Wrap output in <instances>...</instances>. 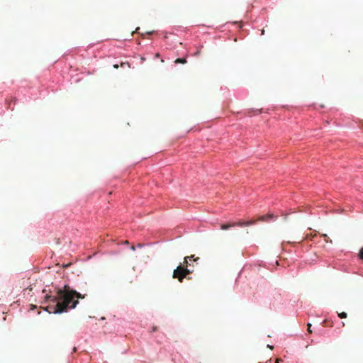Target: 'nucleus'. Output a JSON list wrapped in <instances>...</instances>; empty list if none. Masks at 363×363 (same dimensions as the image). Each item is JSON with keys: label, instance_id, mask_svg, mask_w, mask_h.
Masks as SVG:
<instances>
[{"label": "nucleus", "instance_id": "23", "mask_svg": "<svg viewBox=\"0 0 363 363\" xmlns=\"http://www.w3.org/2000/svg\"><path fill=\"white\" fill-rule=\"evenodd\" d=\"M342 326H345V323H344V322H342Z\"/></svg>", "mask_w": 363, "mask_h": 363}, {"label": "nucleus", "instance_id": "16", "mask_svg": "<svg viewBox=\"0 0 363 363\" xmlns=\"http://www.w3.org/2000/svg\"><path fill=\"white\" fill-rule=\"evenodd\" d=\"M199 54V51H197L196 53H195V55H197Z\"/></svg>", "mask_w": 363, "mask_h": 363}, {"label": "nucleus", "instance_id": "10", "mask_svg": "<svg viewBox=\"0 0 363 363\" xmlns=\"http://www.w3.org/2000/svg\"><path fill=\"white\" fill-rule=\"evenodd\" d=\"M322 237L324 238V240H325V242H332L331 240H329V238H328V236L326 234H323Z\"/></svg>", "mask_w": 363, "mask_h": 363}, {"label": "nucleus", "instance_id": "7", "mask_svg": "<svg viewBox=\"0 0 363 363\" xmlns=\"http://www.w3.org/2000/svg\"><path fill=\"white\" fill-rule=\"evenodd\" d=\"M174 63L175 64H178V63L185 64V63H186V58H177L175 60Z\"/></svg>", "mask_w": 363, "mask_h": 363}, {"label": "nucleus", "instance_id": "15", "mask_svg": "<svg viewBox=\"0 0 363 363\" xmlns=\"http://www.w3.org/2000/svg\"><path fill=\"white\" fill-rule=\"evenodd\" d=\"M279 361H280V359H277L276 360V363H279Z\"/></svg>", "mask_w": 363, "mask_h": 363}, {"label": "nucleus", "instance_id": "9", "mask_svg": "<svg viewBox=\"0 0 363 363\" xmlns=\"http://www.w3.org/2000/svg\"><path fill=\"white\" fill-rule=\"evenodd\" d=\"M338 317L340 318H346L347 317V314L345 312H341L338 313Z\"/></svg>", "mask_w": 363, "mask_h": 363}, {"label": "nucleus", "instance_id": "20", "mask_svg": "<svg viewBox=\"0 0 363 363\" xmlns=\"http://www.w3.org/2000/svg\"><path fill=\"white\" fill-rule=\"evenodd\" d=\"M328 325H329L330 327H332V326H333V324H332V323H331V324H330V323H328Z\"/></svg>", "mask_w": 363, "mask_h": 363}, {"label": "nucleus", "instance_id": "13", "mask_svg": "<svg viewBox=\"0 0 363 363\" xmlns=\"http://www.w3.org/2000/svg\"><path fill=\"white\" fill-rule=\"evenodd\" d=\"M306 238H308V235L306 236V238H303V239H301L300 240H298V241H294V242H301V241H303Z\"/></svg>", "mask_w": 363, "mask_h": 363}, {"label": "nucleus", "instance_id": "17", "mask_svg": "<svg viewBox=\"0 0 363 363\" xmlns=\"http://www.w3.org/2000/svg\"><path fill=\"white\" fill-rule=\"evenodd\" d=\"M11 102L8 103V107L10 108Z\"/></svg>", "mask_w": 363, "mask_h": 363}, {"label": "nucleus", "instance_id": "5", "mask_svg": "<svg viewBox=\"0 0 363 363\" xmlns=\"http://www.w3.org/2000/svg\"><path fill=\"white\" fill-rule=\"evenodd\" d=\"M232 225V223H227V224H221L220 225V229L223 230H228L230 228L233 227V225Z\"/></svg>", "mask_w": 363, "mask_h": 363}, {"label": "nucleus", "instance_id": "4", "mask_svg": "<svg viewBox=\"0 0 363 363\" xmlns=\"http://www.w3.org/2000/svg\"><path fill=\"white\" fill-rule=\"evenodd\" d=\"M197 259H199V257L194 259V255L187 256V257H184V264L185 265L188 266V260H189V261H191V260L196 261Z\"/></svg>", "mask_w": 363, "mask_h": 363}, {"label": "nucleus", "instance_id": "19", "mask_svg": "<svg viewBox=\"0 0 363 363\" xmlns=\"http://www.w3.org/2000/svg\"><path fill=\"white\" fill-rule=\"evenodd\" d=\"M69 265H70V264H66V265L65 266V267H68V266H69Z\"/></svg>", "mask_w": 363, "mask_h": 363}, {"label": "nucleus", "instance_id": "12", "mask_svg": "<svg viewBox=\"0 0 363 363\" xmlns=\"http://www.w3.org/2000/svg\"><path fill=\"white\" fill-rule=\"evenodd\" d=\"M311 323H308V333H312V330L311 329Z\"/></svg>", "mask_w": 363, "mask_h": 363}, {"label": "nucleus", "instance_id": "3", "mask_svg": "<svg viewBox=\"0 0 363 363\" xmlns=\"http://www.w3.org/2000/svg\"><path fill=\"white\" fill-rule=\"evenodd\" d=\"M274 217L273 214H267L265 216H259L257 220L259 221H268L269 219L272 218Z\"/></svg>", "mask_w": 363, "mask_h": 363}, {"label": "nucleus", "instance_id": "11", "mask_svg": "<svg viewBox=\"0 0 363 363\" xmlns=\"http://www.w3.org/2000/svg\"><path fill=\"white\" fill-rule=\"evenodd\" d=\"M359 257L363 259V247L359 251Z\"/></svg>", "mask_w": 363, "mask_h": 363}, {"label": "nucleus", "instance_id": "21", "mask_svg": "<svg viewBox=\"0 0 363 363\" xmlns=\"http://www.w3.org/2000/svg\"><path fill=\"white\" fill-rule=\"evenodd\" d=\"M328 325H329L330 327H332V326H333V324H332V323H331V324H330V323H328Z\"/></svg>", "mask_w": 363, "mask_h": 363}, {"label": "nucleus", "instance_id": "14", "mask_svg": "<svg viewBox=\"0 0 363 363\" xmlns=\"http://www.w3.org/2000/svg\"><path fill=\"white\" fill-rule=\"evenodd\" d=\"M16 101V99L15 97H13L11 100V102L15 103Z\"/></svg>", "mask_w": 363, "mask_h": 363}, {"label": "nucleus", "instance_id": "2", "mask_svg": "<svg viewBox=\"0 0 363 363\" xmlns=\"http://www.w3.org/2000/svg\"><path fill=\"white\" fill-rule=\"evenodd\" d=\"M193 272L188 269L187 265H179L173 272V278L177 279L179 282H182L184 277Z\"/></svg>", "mask_w": 363, "mask_h": 363}, {"label": "nucleus", "instance_id": "6", "mask_svg": "<svg viewBox=\"0 0 363 363\" xmlns=\"http://www.w3.org/2000/svg\"><path fill=\"white\" fill-rule=\"evenodd\" d=\"M231 225H233V227H235V226L243 227V226H245V221H238V222L232 223Z\"/></svg>", "mask_w": 363, "mask_h": 363}, {"label": "nucleus", "instance_id": "1", "mask_svg": "<svg viewBox=\"0 0 363 363\" xmlns=\"http://www.w3.org/2000/svg\"><path fill=\"white\" fill-rule=\"evenodd\" d=\"M85 295L73 290L68 285L62 289H57L55 296H46L49 303L46 311L50 313H62L68 309L74 308L79 303V298H84Z\"/></svg>", "mask_w": 363, "mask_h": 363}, {"label": "nucleus", "instance_id": "8", "mask_svg": "<svg viewBox=\"0 0 363 363\" xmlns=\"http://www.w3.org/2000/svg\"><path fill=\"white\" fill-rule=\"evenodd\" d=\"M257 220H250L248 221H245V226H249V225H253V224L256 223Z\"/></svg>", "mask_w": 363, "mask_h": 363}, {"label": "nucleus", "instance_id": "18", "mask_svg": "<svg viewBox=\"0 0 363 363\" xmlns=\"http://www.w3.org/2000/svg\"><path fill=\"white\" fill-rule=\"evenodd\" d=\"M114 67H115V68H118V66L117 65H114Z\"/></svg>", "mask_w": 363, "mask_h": 363}, {"label": "nucleus", "instance_id": "22", "mask_svg": "<svg viewBox=\"0 0 363 363\" xmlns=\"http://www.w3.org/2000/svg\"><path fill=\"white\" fill-rule=\"evenodd\" d=\"M131 249H132L133 250H135L134 246H132V247H131Z\"/></svg>", "mask_w": 363, "mask_h": 363}]
</instances>
